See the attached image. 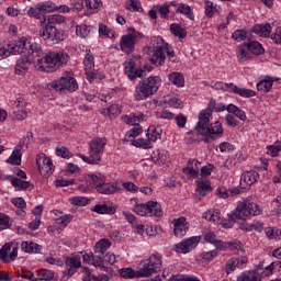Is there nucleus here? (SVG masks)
<instances>
[{
	"instance_id": "56",
	"label": "nucleus",
	"mask_w": 281,
	"mask_h": 281,
	"mask_svg": "<svg viewBox=\"0 0 281 281\" xmlns=\"http://www.w3.org/2000/svg\"><path fill=\"white\" fill-rule=\"evenodd\" d=\"M170 31L173 36H178V38H186V36H188V32L179 24H171Z\"/></svg>"
},
{
	"instance_id": "11",
	"label": "nucleus",
	"mask_w": 281,
	"mask_h": 281,
	"mask_svg": "<svg viewBox=\"0 0 281 281\" xmlns=\"http://www.w3.org/2000/svg\"><path fill=\"white\" fill-rule=\"evenodd\" d=\"M40 36L44 41H49L53 45H58V43L65 41V32L58 31L56 26H45L43 31H40Z\"/></svg>"
},
{
	"instance_id": "4",
	"label": "nucleus",
	"mask_w": 281,
	"mask_h": 281,
	"mask_svg": "<svg viewBox=\"0 0 281 281\" xmlns=\"http://www.w3.org/2000/svg\"><path fill=\"white\" fill-rule=\"evenodd\" d=\"M106 146V138L104 137H95L89 143L90 156H85L79 154L78 157L82 159L86 164H90L91 166H98L101 161L100 155L104 153V148Z\"/></svg>"
},
{
	"instance_id": "55",
	"label": "nucleus",
	"mask_w": 281,
	"mask_h": 281,
	"mask_svg": "<svg viewBox=\"0 0 281 281\" xmlns=\"http://www.w3.org/2000/svg\"><path fill=\"white\" fill-rule=\"evenodd\" d=\"M203 218L210 221L211 223H221V212L218 211H209L204 213Z\"/></svg>"
},
{
	"instance_id": "33",
	"label": "nucleus",
	"mask_w": 281,
	"mask_h": 281,
	"mask_svg": "<svg viewBox=\"0 0 281 281\" xmlns=\"http://www.w3.org/2000/svg\"><path fill=\"white\" fill-rule=\"evenodd\" d=\"M21 249L25 254H41V245L34 241H22Z\"/></svg>"
},
{
	"instance_id": "23",
	"label": "nucleus",
	"mask_w": 281,
	"mask_h": 281,
	"mask_svg": "<svg viewBox=\"0 0 281 281\" xmlns=\"http://www.w3.org/2000/svg\"><path fill=\"white\" fill-rule=\"evenodd\" d=\"M150 95H155V92L144 81L135 88L134 98L136 101L148 100Z\"/></svg>"
},
{
	"instance_id": "3",
	"label": "nucleus",
	"mask_w": 281,
	"mask_h": 281,
	"mask_svg": "<svg viewBox=\"0 0 281 281\" xmlns=\"http://www.w3.org/2000/svg\"><path fill=\"white\" fill-rule=\"evenodd\" d=\"M9 49L11 54H32L36 58H43L44 53L41 44L36 42H30L25 37H21L20 40L9 43Z\"/></svg>"
},
{
	"instance_id": "19",
	"label": "nucleus",
	"mask_w": 281,
	"mask_h": 281,
	"mask_svg": "<svg viewBox=\"0 0 281 281\" xmlns=\"http://www.w3.org/2000/svg\"><path fill=\"white\" fill-rule=\"evenodd\" d=\"M83 65L88 82H93V80L98 78V75L93 72V67H95V60L93 58V55H91V50H88L87 55L85 56Z\"/></svg>"
},
{
	"instance_id": "64",
	"label": "nucleus",
	"mask_w": 281,
	"mask_h": 281,
	"mask_svg": "<svg viewBox=\"0 0 281 281\" xmlns=\"http://www.w3.org/2000/svg\"><path fill=\"white\" fill-rule=\"evenodd\" d=\"M232 38H234L237 43H240V42L245 41V38H247V31H245V30H236L232 34Z\"/></svg>"
},
{
	"instance_id": "34",
	"label": "nucleus",
	"mask_w": 281,
	"mask_h": 281,
	"mask_svg": "<svg viewBox=\"0 0 281 281\" xmlns=\"http://www.w3.org/2000/svg\"><path fill=\"white\" fill-rule=\"evenodd\" d=\"M239 229H245L246 232H262L265 229V224L262 222H254L251 224L244 222L239 223Z\"/></svg>"
},
{
	"instance_id": "24",
	"label": "nucleus",
	"mask_w": 281,
	"mask_h": 281,
	"mask_svg": "<svg viewBox=\"0 0 281 281\" xmlns=\"http://www.w3.org/2000/svg\"><path fill=\"white\" fill-rule=\"evenodd\" d=\"M37 10L42 14H47L49 12H56L58 10H60V12H69V7H67V5L56 7V4H54L53 2L46 1L43 3H37Z\"/></svg>"
},
{
	"instance_id": "31",
	"label": "nucleus",
	"mask_w": 281,
	"mask_h": 281,
	"mask_svg": "<svg viewBox=\"0 0 281 281\" xmlns=\"http://www.w3.org/2000/svg\"><path fill=\"white\" fill-rule=\"evenodd\" d=\"M215 194H217L220 199H229V196H238V194H240V189L233 188L227 190L223 187H220L216 189Z\"/></svg>"
},
{
	"instance_id": "53",
	"label": "nucleus",
	"mask_w": 281,
	"mask_h": 281,
	"mask_svg": "<svg viewBox=\"0 0 281 281\" xmlns=\"http://www.w3.org/2000/svg\"><path fill=\"white\" fill-rule=\"evenodd\" d=\"M7 162L11 164L12 166H21V149L15 147L11 157L8 158Z\"/></svg>"
},
{
	"instance_id": "35",
	"label": "nucleus",
	"mask_w": 281,
	"mask_h": 281,
	"mask_svg": "<svg viewBox=\"0 0 281 281\" xmlns=\"http://www.w3.org/2000/svg\"><path fill=\"white\" fill-rule=\"evenodd\" d=\"M251 32L255 34H259V36H269L271 34V24L266 23V24H257L251 29Z\"/></svg>"
},
{
	"instance_id": "26",
	"label": "nucleus",
	"mask_w": 281,
	"mask_h": 281,
	"mask_svg": "<svg viewBox=\"0 0 281 281\" xmlns=\"http://www.w3.org/2000/svg\"><path fill=\"white\" fill-rule=\"evenodd\" d=\"M125 74L130 80H136V78H142L144 70L137 69L135 61H128L125 64Z\"/></svg>"
},
{
	"instance_id": "50",
	"label": "nucleus",
	"mask_w": 281,
	"mask_h": 281,
	"mask_svg": "<svg viewBox=\"0 0 281 281\" xmlns=\"http://www.w3.org/2000/svg\"><path fill=\"white\" fill-rule=\"evenodd\" d=\"M169 80L176 87H183L186 85V79L181 75V72H171L169 75Z\"/></svg>"
},
{
	"instance_id": "12",
	"label": "nucleus",
	"mask_w": 281,
	"mask_h": 281,
	"mask_svg": "<svg viewBox=\"0 0 281 281\" xmlns=\"http://www.w3.org/2000/svg\"><path fill=\"white\" fill-rule=\"evenodd\" d=\"M36 63H38L36 55L26 54L25 57L18 59L14 68V72L16 76H25L27 74V69H30L31 65L36 67Z\"/></svg>"
},
{
	"instance_id": "1",
	"label": "nucleus",
	"mask_w": 281,
	"mask_h": 281,
	"mask_svg": "<svg viewBox=\"0 0 281 281\" xmlns=\"http://www.w3.org/2000/svg\"><path fill=\"white\" fill-rule=\"evenodd\" d=\"M227 108L225 105L216 106V100L211 99L209 105L205 110H202L199 114V122L195 125V131L199 135H203V142L205 144H212L216 142L218 137L223 135V124L218 121L210 123V117H212V112L221 113Z\"/></svg>"
},
{
	"instance_id": "22",
	"label": "nucleus",
	"mask_w": 281,
	"mask_h": 281,
	"mask_svg": "<svg viewBox=\"0 0 281 281\" xmlns=\"http://www.w3.org/2000/svg\"><path fill=\"white\" fill-rule=\"evenodd\" d=\"M151 65H156V67H161L164 63H166V53L164 52V44L155 46L153 49L151 57L149 58Z\"/></svg>"
},
{
	"instance_id": "6",
	"label": "nucleus",
	"mask_w": 281,
	"mask_h": 281,
	"mask_svg": "<svg viewBox=\"0 0 281 281\" xmlns=\"http://www.w3.org/2000/svg\"><path fill=\"white\" fill-rule=\"evenodd\" d=\"M260 206L254 202H240L236 211L233 213L237 221H241L240 223H246V218L249 216H260Z\"/></svg>"
},
{
	"instance_id": "52",
	"label": "nucleus",
	"mask_w": 281,
	"mask_h": 281,
	"mask_svg": "<svg viewBox=\"0 0 281 281\" xmlns=\"http://www.w3.org/2000/svg\"><path fill=\"white\" fill-rule=\"evenodd\" d=\"M272 88L273 83H271V80H268L267 77L257 83V89L263 93H269Z\"/></svg>"
},
{
	"instance_id": "9",
	"label": "nucleus",
	"mask_w": 281,
	"mask_h": 281,
	"mask_svg": "<svg viewBox=\"0 0 281 281\" xmlns=\"http://www.w3.org/2000/svg\"><path fill=\"white\" fill-rule=\"evenodd\" d=\"M135 214L138 216H155L156 218H161L164 216V211H161V204L149 201L146 204H138L134 206Z\"/></svg>"
},
{
	"instance_id": "38",
	"label": "nucleus",
	"mask_w": 281,
	"mask_h": 281,
	"mask_svg": "<svg viewBox=\"0 0 281 281\" xmlns=\"http://www.w3.org/2000/svg\"><path fill=\"white\" fill-rule=\"evenodd\" d=\"M246 47L248 52H251V54H255V56H260V54H265V48L262 47V44L257 41H250L246 44Z\"/></svg>"
},
{
	"instance_id": "47",
	"label": "nucleus",
	"mask_w": 281,
	"mask_h": 281,
	"mask_svg": "<svg viewBox=\"0 0 281 281\" xmlns=\"http://www.w3.org/2000/svg\"><path fill=\"white\" fill-rule=\"evenodd\" d=\"M67 18L60 14L48 15L46 26L54 27V25H59L60 23H65Z\"/></svg>"
},
{
	"instance_id": "29",
	"label": "nucleus",
	"mask_w": 281,
	"mask_h": 281,
	"mask_svg": "<svg viewBox=\"0 0 281 281\" xmlns=\"http://www.w3.org/2000/svg\"><path fill=\"white\" fill-rule=\"evenodd\" d=\"M225 249H229V251H234V254H245V249H243V244L238 241L237 239H234L232 241H224L222 246V251H225Z\"/></svg>"
},
{
	"instance_id": "40",
	"label": "nucleus",
	"mask_w": 281,
	"mask_h": 281,
	"mask_svg": "<svg viewBox=\"0 0 281 281\" xmlns=\"http://www.w3.org/2000/svg\"><path fill=\"white\" fill-rule=\"evenodd\" d=\"M117 190H120L117 188V182L106 183L105 181L103 186L99 187V190L97 192H100V194H115Z\"/></svg>"
},
{
	"instance_id": "10",
	"label": "nucleus",
	"mask_w": 281,
	"mask_h": 281,
	"mask_svg": "<svg viewBox=\"0 0 281 281\" xmlns=\"http://www.w3.org/2000/svg\"><path fill=\"white\" fill-rule=\"evenodd\" d=\"M47 89H55V91H76L78 89V82L71 76H64L59 80L48 83Z\"/></svg>"
},
{
	"instance_id": "54",
	"label": "nucleus",
	"mask_w": 281,
	"mask_h": 281,
	"mask_svg": "<svg viewBox=\"0 0 281 281\" xmlns=\"http://www.w3.org/2000/svg\"><path fill=\"white\" fill-rule=\"evenodd\" d=\"M147 138H149V142H157V139H161V130L150 126L147 132Z\"/></svg>"
},
{
	"instance_id": "41",
	"label": "nucleus",
	"mask_w": 281,
	"mask_h": 281,
	"mask_svg": "<svg viewBox=\"0 0 281 281\" xmlns=\"http://www.w3.org/2000/svg\"><path fill=\"white\" fill-rule=\"evenodd\" d=\"M121 278L124 280H134V278H139L138 270L135 271L133 268H122L119 270Z\"/></svg>"
},
{
	"instance_id": "5",
	"label": "nucleus",
	"mask_w": 281,
	"mask_h": 281,
	"mask_svg": "<svg viewBox=\"0 0 281 281\" xmlns=\"http://www.w3.org/2000/svg\"><path fill=\"white\" fill-rule=\"evenodd\" d=\"M127 32L128 33L126 35H123L121 37L120 47L123 54L130 56V54H133V52H135V44L137 43V40L144 38V34L133 27L127 29Z\"/></svg>"
},
{
	"instance_id": "42",
	"label": "nucleus",
	"mask_w": 281,
	"mask_h": 281,
	"mask_svg": "<svg viewBox=\"0 0 281 281\" xmlns=\"http://www.w3.org/2000/svg\"><path fill=\"white\" fill-rule=\"evenodd\" d=\"M226 109H227L228 113H233V115L238 117V120H240L241 122L247 121V114H245V111H243L238 106H236L234 104H228V106Z\"/></svg>"
},
{
	"instance_id": "39",
	"label": "nucleus",
	"mask_w": 281,
	"mask_h": 281,
	"mask_svg": "<svg viewBox=\"0 0 281 281\" xmlns=\"http://www.w3.org/2000/svg\"><path fill=\"white\" fill-rule=\"evenodd\" d=\"M258 172L257 171H246L241 175V181L246 183V186H254L256 181H258Z\"/></svg>"
},
{
	"instance_id": "57",
	"label": "nucleus",
	"mask_w": 281,
	"mask_h": 281,
	"mask_svg": "<svg viewBox=\"0 0 281 281\" xmlns=\"http://www.w3.org/2000/svg\"><path fill=\"white\" fill-rule=\"evenodd\" d=\"M88 181L95 188L97 191L100 190L105 182L104 177H99L95 175L89 176Z\"/></svg>"
},
{
	"instance_id": "48",
	"label": "nucleus",
	"mask_w": 281,
	"mask_h": 281,
	"mask_svg": "<svg viewBox=\"0 0 281 281\" xmlns=\"http://www.w3.org/2000/svg\"><path fill=\"white\" fill-rule=\"evenodd\" d=\"M204 240L206 243H211V245H214L216 249H223L224 241L216 239V234L214 233H206L204 236Z\"/></svg>"
},
{
	"instance_id": "20",
	"label": "nucleus",
	"mask_w": 281,
	"mask_h": 281,
	"mask_svg": "<svg viewBox=\"0 0 281 281\" xmlns=\"http://www.w3.org/2000/svg\"><path fill=\"white\" fill-rule=\"evenodd\" d=\"M66 271L64 272V278L65 276H68L67 278H71L78 269L82 267V262L80 261V256H75V257H67L66 261Z\"/></svg>"
},
{
	"instance_id": "44",
	"label": "nucleus",
	"mask_w": 281,
	"mask_h": 281,
	"mask_svg": "<svg viewBox=\"0 0 281 281\" xmlns=\"http://www.w3.org/2000/svg\"><path fill=\"white\" fill-rule=\"evenodd\" d=\"M111 247V241L109 239H101L94 246V254H100L104 256V251Z\"/></svg>"
},
{
	"instance_id": "62",
	"label": "nucleus",
	"mask_w": 281,
	"mask_h": 281,
	"mask_svg": "<svg viewBox=\"0 0 281 281\" xmlns=\"http://www.w3.org/2000/svg\"><path fill=\"white\" fill-rule=\"evenodd\" d=\"M56 155L63 159H71V157H74V154H71V151H69V149L65 146L57 147Z\"/></svg>"
},
{
	"instance_id": "36",
	"label": "nucleus",
	"mask_w": 281,
	"mask_h": 281,
	"mask_svg": "<svg viewBox=\"0 0 281 281\" xmlns=\"http://www.w3.org/2000/svg\"><path fill=\"white\" fill-rule=\"evenodd\" d=\"M143 82L154 93L159 91V87H161V79L159 77H148L143 80Z\"/></svg>"
},
{
	"instance_id": "25",
	"label": "nucleus",
	"mask_w": 281,
	"mask_h": 281,
	"mask_svg": "<svg viewBox=\"0 0 281 281\" xmlns=\"http://www.w3.org/2000/svg\"><path fill=\"white\" fill-rule=\"evenodd\" d=\"M15 110L13 111V115L15 120H26L27 119V111H25L27 106V102H25L24 98H18L14 102Z\"/></svg>"
},
{
	"instance_id": "8",
	"label": "nucleus",
	"mask_w": 281,
	"mask_h": 281,
	"mask_svg": "<svg viewBox=\"0 0 281 281\" xmlns=\"http://www.w3.org/2000/svg\"><path fill=\"white\" fill-rule=\"evenodd\" d=\"M161 268V255L154 254L143 262L138 269L139 278H149L153 273H157V269Z\"/></svg>"
},
{
	"instance_id": "21",
	"label": "nucleus",
	"mask_w": 281,
	"mask_h": 281,
	"mask_svg": "<svg viewBox=\"0 0 281 281\" xmlns=\"http://www.w3.org/2000/svg\"><path fill=\"white\" fill-rule=\"evenodd\" d=\"M173 234L177 238H183L190 229V224L186 222V217L175 218L172 221Z\"/></svg>"
},
{
	"instance_id": "46",
	"label": "nucleus",
	"mask_w": 281,
	"mask_h": 281,
	"mask_svg": "<svg viewBox=\"0 0 281 281\" xmlns=\"http://www.w3.org/2000/svg\"><path fill=\"white\" fill-rule=\"evenodd\" d=\"M183 175L189 177V179H199V172L194 170V161L189 160L188 167L182 169Z\"/></svg>"
},
{
	"instance_id": "37",
	"label": "nucleus",
	"mask_w": 281,
	"mask_h": 281,
	"mask_svg": "<svg viewBox=\"0 0 281 281\" xmlns=\"http://www.w3.org/2000/svg\"><path fill=\"white\" fill-rule=\"evenodd\" d=\"M11 186L18 188V190H27L30 188H34V184L30 181L21 180L20 178L11 177L10 178Z\"/></svg>"
},
{
	"instance_id": "61",
	"label": "nucleus",
	"mask_w": 281,
	"mask_h": 281,
	"mask_svg": "<svg viewBox=\"0 0 281 281\" xmlns=\"http://www.w3.org/2000/svg\"><path fill=\"white\" fill-rule=\"evenodd\" d=\"M38 280L50 281L54 280V271L52 270H40L37 271Z\"/></svg>"
},
{
	"instance_id": "2",
	"label": "nucleus",
	"mask_w": 281,
	"mask_h": 281,
	"mask_svg": "<svg viewBox=\"0 0 281 281\" xmlns=\"http://www.w3.org/2000/svg\"><path fill=\"white\" fill-rule=\"evenodd\" d=\"M67 63H69V54L65 52H49L44 56V61L43 58L37 57L35 69H37V71H45L46 74H54V71H58L60 67H65Z\"/></svg>"
},
{
	"instance_id": "32",
	"label": "nucleus",
	"mask_w": 281,
	"mask_h": 281,
	"mask_svg": "<svg viewBox=\"0 0 281 281\" xmlns=\"http://www.w3.org/2000/svg\"><path fill=\"white\" fill-rule=\"evenodd\" d=\"M237 59L239 63H247L251 58L249 49H247V43L238 45L236 48Z\"/></svg>"
},
{
	"instance_id": "14",
	"label": "nucleus",
	"mask_w": 281,
	"mask_h": 281,
	"mask_svg": "<svg viewBox=\"0 0 281 281\" xmlns=\"http://www.w3.org/2000/svg\"><path fill=\"white\" fill-rule=\"evenodd\" d=\"M36 63H38L36 55L26 54L25 57L18 59L14 68V72L16 76H25L27 74V69H30L31 65L36 67Z\"/></svg>"
},
{
	"instance_id": "60",
	"label": "nucleus",
	"mask_w": 281,
	"mask_h": 281,
	"mask_svg": "<svg viewBox=\"0 0 281 281\" xmlns=\"http://www.w3.org/2000/svg\"><path fill=\"white\" fill-rule=\"evenodd\" d=\"M133 146H135L136 148H153V144L150 143L149 138H138L136 140H133Z\"/></svg>"
},
{
	"instance_id": "13",
	"label": "nucleus",
	"mask_w": 281,
	"mask_h": 281,
	"mask_svg": "<svg viewBox=\"0 0 281 281\" xmlns=\"http://www.w3.org/2000/svg\"><path fill=\"white\" fill-rule=\"evenodd\" d=\"M36 63H38L36 55L26 54L25 57L18 59L14 68V72L16 76H25L27 74V69H30L31 65L36 67Z\"/></svg>"
},
{
	"instance_id": "27",
	"label": "nucleus",
	"mask_w": 281,
	"mask_h": 281,
	"mask_svg": "<svg viewBox=\"0 0 281 281\" xmlns=\"http://www.w3.org/2000/svg\"><path fill=\"white\" fill-rule=\"evenodd\" d=\"M154 164L158 166H166V164H170V154L166 150L157 149L154 151L153 156Z\"/></svg>"
},
{
	"instance_id": "49",
	"label": "nucleus",
	"mask_w": 281,
	"mask_h": 281,
	"mask_svg": "<svg viewBox=\"0 0 281 281\" xmlns=\"http://www.w3.org/2000/svg\"><path fill=\"white\" fill-rule=\"evenodd\" d=\"M176 12H179L180 14H184L187 19H190V21H194V13H192V8L190 5L180 3Z\"/></svg>"
},
{
	"instance_id": "58",
	"label": "nucleus",
	"mask_w": 281,
	"mask_h": 281,
	"mask_svg": "<svg viewBox=\"0 0 281 281\" xmlns=\"http://www.w3.org/2000/svg\"><path fill=\"white\" fill-rule=\"evenodd\" d=\"M237 217H235L234 213L228 215L227 218H224L222 221H220L222 227H224V229H229L232 227H234V224L237 222Z\"/></svg>"
},
{
	"instance_id": "17",
	"label": "nucleus",
	"mask_w": 281,
	"mask_h": 281,
	"mask_svg": "<svg viewBox=\"0 0 281 281\" xmlns=\"http://www.w3.org/2000/svg\"><path fill=\"white\" fill-rule=\"evenodd\" d=\"M196 186L195 203H199L203 200V198L207 196V192H212V184L210 183V180L198 178Z\"/></svg>"
},
{
	"instance_id": "15",
	"label": "nucleus",
	"mask_w": 281,
	"mask_h": 281,
	"mask_svg": "<svg viewBox=\"0 0 281 281\" xmlns=\"http://www.w3.org/2000/svg\"><path fill=\"white\" fill-rule=\"evenodd\" d=\"M36 164L42 177L47 179V177H52V175H54V162H52V159L47 158L45 154L37 155Z\"/></svg>"
},
{
	"instance_id": "30",
	"label": "nucleus",
	"mask_w": 281,
	"mask_h": 281,
	"mask_svg": "<svg viewBox=\"0 0 281 281\" xmlns=\"http://www.w3.org/2000/svg\"><path fill=\"white\" fill-rule=\"evenodd\" d=\"M216 256H218V251L216 250L202 252L200 256H198L196 262H199V265H202V267H205V265H210L212 260L216 258Z\"/></svg>"
},
{
	"instance_id": "16",
	"label": "nucleus",
	"mask_w": 281,
	"mask_h": 281,
	"mask_svg": "<svg viewBox=\"0 0 281 281\" xmlns=\"http://www.w3.org/2000/svg\"><path fill=\"white\" fill-rule=\"evenodd\" d=\"M16 256H19V247L13 243H8L0 249V260L4 263L16 260Z\"/></svg>"
},
{
	"instance_id": "18",
	"label": "nucleus",
	"mask_w": 281,
	"mask_h": 281,
	"mask_svg": "<svg viewBox=\"0 0 281 281\" xmlns=\"http://www.w3.org/2000/svg\"><path fill=\"white\" fill-rule=\"evenodd\" d=\"M200 240L201 237L199 236L187 238L183 241L176 244V251L178 254H190V251H192V249L199 245Z\"/></svg>"
},
{
	"instance_id": "28",
	"label": "nucleus",
	"mask_w": 281,
	"mask_h": 281,
	"mask_svg": "<svg viewBox=\"0 0 281 281\" xmlns=\"http://www.w3.org/2000/svg\"><path fill=\"white\" fill-rule=\"evenodd\" d=\"M260 271H262V266H258L257 271H245L237 278V281H260Z\"/></svg>"
},
{
	"instance_id": "7",
	"label": "nucleus",
	"mask_w": 281,
	"mask_h": 281,
	"mask_svg": "<svg viewBox=\"0 0 281 281\" xmlns=\"http://www.w3.org/2000/svg\"><path fill=\"white\" fill-rule=\"evenodd\" d=\"M122 121L125 124H131L133 128H131L128 132H126L125 136L127 139L137 137L142 133V126L139 125V122H146V115L142 112L132 113L130 115H125L122 117Z\"/></svg>"
},
{
	"instance_id": "59",
	"label": "nucleus",
	"mask_w": 281,
	"mask_h": 281,
	"mask_svg": "<svg viewBox=\"0 0 281 281\" xmlns=\"http://www.w3.org/2000/svg\"><path fill=\"white\" fill-rule=\"evenodd\" d=\"M91 33V29L87 26V24L77 25L76 34L80 36V38H87Z\"/></svg>"
},
{
	"instance_id": "51",
	"label": "nucleus",
	"mask_w": 281,
	"mask_h": 281,
	"mask_svg": "<svg viewBox=\"0 0 281 281\" xmlns=\"http://www.w3.org/2000/svg\"><path fill=\"white\" fill-rule=\"evenodd\" d=\"M125 8L132 12H144L142 2L139 0H127L125 2Z\"/></svg>"
},
{
	"instance_id": "45",
	"label": "nucleus",
	"mask_w": 281,
	"mask_h": 281,
	"mask_svg": "<svg viewBox=\"0 0 281 281\" xmlns=\"http://www.w3.org/2000/svg\"><path fill=\"white\" fill-rule=\"evenodd\" d=\"M165 104H168L169 106H172L173 109H182L183 102L179 100L177 95H167L164 99Z\"/></svg>"
},
{
	"instance_id": "43",
	"label": "nucleus",
	"mask_w": 281,
	"mask_h": 281,
	"mask_svg": "<svg viewBox=\"0 0 281 281\" xmlns=\"http://www.w3.org/2000/svg\"><path fill=\"white\" fill-rule=\"evenodd\" d=\"M92 212L97 214H115V206H109L106 204H97L92 209Z\"/></svg>"
},
{
	"instance_id": "63",
	"label": "nucleus",
	"mask_w": 281,
	"mask_h": 281,
	"mask_svg": "<svg viewBox=\"0 0 281 281\" xmlns=\"http://www.w3.org/2000/svg\"><path fill=\"white\" fill-rule=\"evenodd\" d=\"M12 223L10 222V216L0 213V232H3V229H8V227H11Z\"/></svg>"
}]
</instances>
